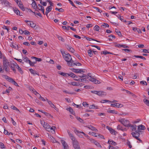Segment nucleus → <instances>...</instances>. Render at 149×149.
Wrapping results in <instances>:
<instances>
[{"instance_id": "obj_1", "label": "nucleus", "mask_w": 149, "mask_h": 149, "mask_svg": "<svg viewBox=\"0 0 149 149\" xmlns=\"http://www.w3.org/2000/svg\"><path fill=\"white\" fill-rule=\"evenodd\" d=\"M3 69H5L6 72H8V66H9L10 65L9 63L8 62V60L6 59L5 57H3Z\"/></svg>"}, {"instance_id": "obj_2", "label": "nucleus", "mask_w": 149, "mask_h": 149, "mask_svg": "<svg viewBox=\"0 0 149 149\" xmlns=\"http://www.w3.org/2000/svg\"><path fill=\"white\" fill-rule=\"evenodd\" d=\"M44 124L43 126L45 128L46 130L49 132H51L53 133L55 132V131L53 130V127H51V126L47 123H45V122H44Z\"/></svg>"}, {"instance_id": "obj_3", "label": "nucleus", "mask_w": 149, "mask_h": 149, "mask_svg": "<svg viewBox=\"0 0 149 149\" xmlns=\"http://www.w3.org/2000/svg\"><path fill=\"white\" fill-rule=\"evenodd\" d=\"M63 57L65 60L67 62V63L72 62L74 61L72 59L71 55L68 53H65V55L63 56Z\"/></svg>"}, {"instance_id": "obj_4", "label": "nucleus", "mask_w": 149, "mask_h": 149, "mask_svg": "<svg viewBox=\"0 0 149 149\" xmlns=\"http://www.w3.org/2000/svg\"><path fill=\"white\" fill-rule=\"evenodd\" d=\"M119 121L125 127H129V125L130 124L129 121L128 120H125L123 118L119 120Z\"/></svg>"}, {"instance_id": "obj_5", "label": "nucleus", "mask_w": 149, "mask_h": 149, "mask_svg": "<svg viewBox=\"0 0 149 149\" xmlns=\"http://www.w3.org/2000/svg\"><path fill=\"white\" fill-rule=\"evenodd\" d=\"M67 132L70 138L72 140V144L78 141L73 136V134L70 133L69 130H68Z\"/></svg>"}, {"instance_id": "obj_6", "label": "nucleus", "mask_w": 149, "mask_h": 149, "mask_svg": "<svg viewBox=\"0 0 149 149\" xmlns=\"http://www.w3.org/2000/svg\"><path fill=\"white\" fill-rule=\"evenodd\" d=\"M107 95V93L106 92L104 91H98L97 95L100 96H106Z\"/></svg>"}, {"instance_id": "obj_7", "label": "nucleus", "mask_w": 149, "mask_h": 149, "mask_svg": "<svg viewBox=\"0 0 149 149\" xmlns=\"http://www.w3.org/2000/svg\"><path fill=\"white\" fill-rule=\"evenodd\" d=\"M61 142L63 146L64 149H67L68 146L65 141L64 140H61Z\"/></svg>"}, {"instance_id": "obj_8", "label": "nucleus", "mask_w": 149, "mask_h": 149, "mask_svg": "<svg viewBox=\"0 0 149 149\" xmlns=\"http://www.w3.org/2000/svg\"><path fill=\"white\" fill-rule=\"evenodd\" d=\"M72 144L74 149H80L79 143L78 141L76 143H73Z\"/></svg>"}, {"instance_id": "obj_9", "label": "nucleus", "mask_w": 149, "mask_h": 149, "mask_svg": "<svg viewBox=\"0 0 149 149\" xmlns=\"http://www.w3.org/2000/svg\"><path fill=\"white\" fill-rule=\"evenodd\" d=\"M18 6L19 7L21 8V9L23 11H24L25 10V8L24 7L22 2L20 1H19V3H18Z\"/></svg>"}, {"instance_id": "obj_10", "label": "nucleus", "mask_w": 149, "mask_h": 149, "mask_svg": "<svg viewBox=\"0 0 149 149\" xmlns=\"http://www.w3.org/2000/svg\"><path fill=\"white\" fill-rule=\"evenodd\" d=\"M14 65L15 66L16 68H17L18 70V71L21 74L23 73V72L22 71L21 68L16 63H15V64H14Z\"/></svg>"}, {"instance_id": "obj_11", "label": "nucleus", "mask_w": 149, "mask_h": 149, "mask_svg": "<svg viewBox=\"0 0 149 149\" xmlns=\"http://www.w3.org/2000/svg\"><path fill=\"white\" fill-rule=\"evenodd\" d=\"M66 47L69 51L71 52L72 53H74L75 51L74 49L72 47L68 45H67L66 46Z\"/></svg>"}, {"instance_id": "obj_12", "label": "nucleus", "mask_w": 149, "mask_h": 149, "mask_svg": "<svg viewBox=\"0 0 149 149\" xmlns=\"http://www.w3.org/2000/svg\"><path fill=\"white\" fill-rule=\"evenodd\" d=\"M29 71L31 73L33 74V75H35L36 74L39 75L38 73L37 72L31 68L29 69Z\"/></svg>"}, {"instance_id": "obj_13", "label": "nucleus", "mask_w": 149, "mask_h": 149, "mask_svg": "<svg viewBox=\"0 0 149 149\" xmlns=\"http://www.w3.org/2000/svg\"><path fill=\"white\" fill-rule=\"evenodd\" d=\"M46 101L48 102V104L54 108L55 110H56V109H57L56 107L48 99H46Z\"/></svg>"}, {"instance_id": "obj_14", "label": "nucleus", "mask_w": 149, "mask_h": 149, "mask_svg": "<svg viewBox=\"0 0 149 149\" xmlns=\"http://www.w3.org/2000/svg\"><path fill=\"white\" fill-rule=\"evenodd\" d=\"M108 143L114 146L117 145V143L116 142L111 140H109L108 142Z\"/></svg>"}, {"instance_id": "obj_15", "label": "nucleus", "mask_w": 149, "mask_h": 149, "mask_svg": "<svg viewBox=\"0 0 149 149\" xmlns=\"http://www.w3.org/2000/svg\"><path fill=\"white\" fill-rule=\"evenodd\" d=\"M70 76L73 78H77V76L74 74L72 72H70V73H68V77Z\"/></svg>"}, {"instance_id": "obj_16", "label": "nucleus", "mask_w": 149, "mask_h": 149, "mask_svg": "<svg viewBox=\"0 0 149 149\" xmlns=\"http://www.w3.org/2000/svg\"><path fill=\"white\" fill-rule=\"evenodd\" d=\"M13 11L17 15H19L20 16H22V15H20V13L19 11L17 9V8H13Z\"/></svg>"}, {"instance_id": "obj_17", "label": "nucleus", "mask_w": 149, "mask_h": 149, "mask_svg": "<svg viewBox=\"0 0 149 149\" xmlns=\"http://www.w3.org/2000/svg\"><path fill=\"white\" fill-rule=\"evenodd\" d=\"M32 6L33 8L34 9H39L38 7H37L36 2L34 0H33V2L32 4Z\"/></svg>"}, {"instance_id": "obj_18", "label": "nucleus", "mask_w": 149, "mask_h": 149, "mask_svg": "<svg viewBox=\"0 0 149 149\" xmlns=\"http://www.w3.org/2000/svg\"><path fill=\"white\" fill-rule=\"evenodd\" d=\"M84 38H86V39L88 40H89V41H92V40H93V41H96L97 42H101L99 41H98V40H97L95 39H93V38H89V37H86V36H85L84 37Z\"/></svg>"}, {"instance_id": "obj_19", "label": "nucleus", "mask_w": 149, "mask_h": 149, "mask_svg": "<svg viewBox=\"0 0 149 149\" xmlns=\"http://www.w3.org/2000/svg\"><path fill=\"white\" fill-rule=\"evenodd\" d=\"M138 130H144L146 129L145 127L142 125H141L138 126Z\"/></svg>"}, {"instance_id": "obj_20", "label": "nucleus", "mask_w": 149, "mask_h": 149, "mask_svg": "<svg viewBox=\"0 0 149 149\" xmlns=\"http://www.w3.org/2000/svg\"><path fill=\"white\" fill-rule=\"evenodd\" d=\"M66 110L67 111H69L70 113L74 115L75 113L73 109L70 107L67 108Z\"/></svg>"}, {"instance_id": "obj_21", "label": "nucleus", "mask_w": 149, "mask_h": 149, "mask_svg": "<svg viewBox=\"0 0 149 149\" xmlns=\"http://www.w3.org/2000/svg\"><path fill=\"white\" fill-rule=\"evenodd\" d=\"M129 127H132V130L133 131L135 130H136L137 126L135 125H131L130 124L129 125Z\"/></svg>"}, {"instance_id": "obj_22", "label": "nucleus", "mask_w": 149, "mask_h": 149, "mask_svg": "<svg viewBox=\"0 0 149 149\" xmlns=\"http://www.w3.org/2000/svg\"><path fill=\"white\" fill-rule=\"evenodd\" d=\"M29 23H28V25H29L32 28H34L36 26V24H34L33 22L30 21Z\"/></svg>"}, {"instance_id": "obj_23", "label": "nucleus", "mask_w": 149, "mask_h": 149, "mask_svg": "<svg viewBox=\"0 0 149 149\" xmlns=\"http://www.w3.org/2000/svg\"><path fill=\"white\" fill-rule=\"evenodd\" d=\"M93 142L96 145L97 147L101 148L102 146L100 145V143L95 141L93 140Z\"/></svg>"}, {"instance_id": "obj_24", "label": "nucleus", "mask_w": 149, "mask_h": 149, "mask_svg": "<svg viewBox=\"0 0 149 149\" xmlns=\"http://www.w3.org/2000/svg\"><path fill=\"white\" fill-rule=\"evenodd\" d=\"M3 3L6 6H10L11 4V3L6 0H5L3 2Z\"/></svg>"}, {"instance_id": "obj_25", "label": "nucleus", "mask_w": 149, "mask_h": 149, "mask_svg": "<svg viewBox=\"0 0 149 149\" xmlns=\"http://www.w3.org/2000/svg\"><path fill=\"white\" fill-rule=\"evenodd\" d=\"M108 112L109 113H112L113 114H117L118 113V112L114 110H110L108 111Z\"/></svg>"}, {"instance_id": "obj_26", "label": "nucleus", "mask_w": 149, "mask_h": 149, "mask_svg": "<svg viewBox=\"0 0 149 149\" xmlns=\"http://www.w3.org/2000/svg\"><path fill=\"white\" fill-rule=\"evenodd\" d=\"M88 107L90 109H94L95 108L96 109H98L97 107L95 106L94 104L91 105L89 106Z\"/></svg>"}, {"instance_id": "obj_27", "label": "nucleus", "mask_w": 149, "mask_h": 149, "mask_svg": "<svg viewBox=\"0 0 149 149\" xmlns=\"http://www.w3.org/2000/svg\"><path fill=\"white\" fill-rule=\"evenodd\" d=\"M109 25L107 23H104L103 24H102L101 26V27L103 28H105L106 27H109Z\"/></svg>"}, {"instance_id": "obj_28", "label": "nucleus", "mask_w": 149, "mask_h": 149, "mask_svg": "<svg viewBox=\"0 0 149 149\" xmlns=\"http://www.w3.org/2000/svg\"><path fill=\"white\" fill-rule=\"evenodd\" d=\"M134 57H136V58H141V59H143V60H146V58L142 56H141L134 55Z\"/></svg>"}, {"instance_id": "obj_29", "label": "nucleus", "mask_w": 149, "mask_h": 149, "mask_svg": "<svg viewBox=\"0 0 149 149\" xmlns=\"http://www.w3.org/2000/svg\"><path fill=\"white\" fill-rule=\"evenodd\" d=\"M71 70L73 72L76 73H79V69H75L74 68H71Z\"/></svg>"}, {"instance_id": "obj_30", "label": "nucleus", "mask_w": 149, "mask_h": 149, "mask_svg": "<svg viewBox=\"0 0 149 149\" xmlns=\"http://www.w3.org/2000/svg\"><path fill=\"white\" fill-rule=\"evenodd\" d=\"M88 52L89 56L90 57H92L93 55L92 50L91 49L88 50Z\"/></svg>"}, {"instance_id": "obj_31", "label": "nucleus", "mask_w": 149, "mask_h": 149, "mask_svg": "<svg viewBox=\"0 0 149 149\" xmlns=\"http://www.w3.org/2000/svg\"><path fill=\"white\" fill-rule=\"evenodd\" d=\"M59 74L65 77H68V73L63 72H60Z\"/></svg>"}, {"instance_id": "obj_32", "label": "nucleus", "mask_w": 149, "mask_h": 149, "mask_svg": "<svg viewBox=\"0 0 149 149\" xmlns=\"http://www.w3.org/2000/svg\"><path fill=\"white\" fill-rule=\"evenodd\" d=\"M52 9V7L51 6H48L46 9V11L48 12H49Z\"/></svg>"}, {"instance_id": "obj_33", "label": "nucleus", "mask_w": 149, "mask_h": 149, "mask_svg": "<svg viewBox=\"0 0 149 149\" xmlns=\"http://www.w3.org/2000/svg\"><path fill=\"white\" fill-rule=\"evenodd\" d=\"M100 29L99 26L97 25H96L93 28L94 30L96 31H98Z\"/></svg>"}, {"instance_id": "obj_34", "label": "nucleus", "mask_w": 149, "mask_h": 149, "mask_svg": "<svg viewBox=\"0 0 149 149\" xmlns=\"http://www.w3.org/2000/svg\"><path fill=\"white\" fill-rule=\"evenodd\" d=\"M143 102L147 106H149V100L147 99H144Z\"/></svg>"}, {"instance_id": "obj_35", "label": "nucleus", "mask_w": 149, "mask_h": 149, "mask_svg": "<svg viewBox=\"0 0 149 149\" xmlns=\"http://www.w3.org/2000/svg\"><path fill=\"white\" fill-rule=\"evenodd\" d=\"M89 128L92 130H93L95 132H97V130L94 127L91 126L89 127Z\"/></svg>"}, {"instance_id": "obj_36", "label": "nucleus", "mask_w": 149, "mask_h": 149, "mask_svg": "<svg viewBox=\"0 0 149 149\" xmlns=\"http://www.w3.org/2000/svg\"><path fill=\"white\" fill-rule=\"evenodd\" d=\"M117 129L118 130L123 131L125 129V128H123L120 125H118L117 126Z\"/></svg>"}, {"instance_id": "obj_37", "label": "nucleus", "mask_w": 149, "mask_h": 149, "mask_svg": "<svg viewBox=\"0 0 149 149\" xmlns=\"http://www.w3.org/2000/svg\"><path fill=\"white\" fill-rule=\"evenodd\" d=\"M57 37L59 40H61L62 42H64V39L61 36L57 35Z\"/></svg>"}, {"instance_id": "obj_38", "label": "nucleus", "mask_w": 149, "mask_h": 149, "mask_svg": "<svg viewBox=\"0 0 149 149\" xmlns=\"http://www.w3.org/2000/svg\"><path fill=\"white\" fill-rule=\"evenodd\" d=\"M74 131L75 132V133L76 132H77V134H80V133H82V134H83L84 135H86V134L83 132H79V131L77 130L76 129H75V130H74Z\"/></svg>"}, {"instance_id": "obj_39", "label": "nucleus", "mask_w": 149, "mask_h": 149, "mask_svg": "<svg viewBox=\"0 0 149 149\" xmlns=\"http://www.w3.org/2000/svg\"><path fill=\"white\" fill-rule=\"evenodd\" d=\"M115 32L117 33L118 35L120 36V37H122V35H121V32L120 31H118V30L116 29Z\"/></svg>"}, {"instance_id": "obj_40", "label": "nucleus", "mask_w": 149, "mask_h": 149, "mask_svg": "<svg viewBox=\"0 0 149 149\" xmlns=\"http://www.w3.org/2000/svg\"><path fill=\"white\" fill-rule=\"evenodd\" d=\"M108 36L109 37V40H112V39H114L115 38V37L113 35H109Z\"/></svg>"}, {"instance_id": "obj_41", "label": "nucleus", "mask_w": 149, "mask_h": 149, "mask_svg": "<svg viewBox=\"0 0 149 149\" xmlns=\"http://www.w3.org/2000/svg\"><path fill=\"white\" fill-rule=\"evenodd\" d=\"M23 60L25 62L27 63L28 61H29V59L26 57H23Z\"/></svg>"}, {"instance_id": "obj_42", "label": "nucleus", "mask_w": 149, "mask_h": 149, "mask_svg": "<svg viewBox=\"0 0 149 149\" xmlns=\"http://www.w3.org/2000/svg\"><path fill=\"white\" fill-rule=\"evenodd\" d=\"M70 27V26H68L67 27H66L65 26H62V28L63 29L66 30H69Z\"/></svg>"}, {"instance_id": "obj_43", "label": "nucleus", "mask_w": 149, "mask_h": 149, "mask_svg": "<svg viewBox=\"0 0 149 149\" xmlns=\"http://www.w3.org/2000/svg\"><path fill=\"white\" fill-rule=\"evenodd\" d=\"M55 10H58L59 12H63L64 11V10L62 8H55Z\"/></svg>"}, {"instance_id": "obj_44", "label": "nucleus", "mask_w": 149, "mask_h": 149, "mask_svg": "<svg viewBox=\"0 0 149 149\" xmlns=\"http://www.w3.org/2000/svg\"><path fill=\"white\" fill-rule=\"evenodd\" d=\"M13 66H14L10 65L9 66L10 67L11 69L15 73L16 72L15 68L14 65Z\"/></svg>"}, {"instance_id": "obj_45", "label": "nucleus", "mask_w": 149, "mask_h": 149, "mask_svg": "<svg viewBox=\"0 0 149 149\" xmlns=\"http://www.w3.org/2000/svg\"><path fill=\"white\" fill-rule=\"evenodd\" d=\"M119 104V103H114V104H111V106L113 107H116L118 108V105Z\"/></svg>"}, {"instance_id": "obj_46", "label": "nucleus", "mask_w": 149, "mask_h": 149, "mask_svg": "<svg viewBox=\"0 0 149 149\" xmlns=\"http://www.w3.org/2000/svg\"><path fill=\"white\" fill-rule=\"evenodd\" d=\"M110 133L113 134L115 135L116 131L114 130L113 129L110 130Z\"/></svg>"}, {"instance_id": "obj_47", "label": "nucleus", "mask_w": 149, "mask_h": 149, "mask_svg": "<svg viewBox=\"0 0 149 149\" xmlns=\"http://www.w3.org/2000/svg\"><path fill=\"white\" fill-rule=\"evenodd\" d=\"M127 144L128 146L130 148H132V146L131 145L130 142L129 141H127Z\"/></svg>"}, {"instance_id": "obj_48", "label": "nucleus", "mask_w": 149, "mask_h": 149, "mask_svg": "<svg viewBox=\"0 0 149 149\" xmlns=\"http://www.w3.org/2000/svg\"><path fill=\"white\" fill-rule=\"evenodd\" d=\"M69 84H71L72 85L76 86L77 83L75 82H71L70 83H68Z\"/></svg>"}, {"instance_id": "obj_49", "label": "nucleus", "mask_w": 149, "mask_h": 149, "mask_svg": "<svg viewBox=\"0 0 149 149\" xmlns=\"http://www.w3.org/2000/svg\"><path fill=\"white\" fill-rule=\"evenodd\" d=\"M108 53H108V52L107 51H103L101 52V54H103L104 55H106L107 54H108Z\"/></svg>"}, {"instance_id": "obj_50", "label": "nucleus", "mask_w": 149, "mask_h": 149, "mask_svg": "<svg viewBox=\"0 0 149 149\" xmlns=\"http://www.w3.org/2000/svg\"><path fill=\"white\" fill-rule=\"evenodd\" d=\"M38 7L39 9H38L39 10H42V9L44 7L41 6V5L39 4L37 6Z\"/></svg>"}, {"instance_id": "obj_51", "label": "nucleus", "mask_w": 149, "mask_h": 149, "mask_svg": "<svg viewBox=\"0 0 149 149\" xmlns=\"http://www.w3.org/2000/svg\"><path fill=\"white\" fill-rule=\"evenodd\" d=\"M11 108L13 110H16L17 111H19V110L18 109H17L14 106H12L11 107Z\"/></svg>"}, {"instance_id": "obj_52", "label": "nucleus", "mask_w": 149, "mask_h": 149, "mask_svg": "<svg viewBox=\"0 0 149 149\" xmlns=\"http://www.w3.org/2000/svg\"><path fill=\"white\" fill-rule=\"evenodd\" d=\"M91 46L92 47H95L97 48L98 50H100V48L96 45H91Z\"/></svg>"}, {"instance_id": "obj_53", "label": "nucleus", "mask_w": 149, "mask_h": 149, "mask_svg": "<svg viewBox=\"0 0 149 149\" xmlns=\"http://www.w3.org/2000/svg\"><path fill=\"white\" fill-rule=\"evenodd\" d=\"M83 105L85 107L86 106L87 107H89V104H87L86 102H84L82 103Z\"/></svg>"}, {"instance_id": "obj_54", "label": "nucleus", "mask_w": 149, "mask_h": 149, "mask_svg": "<svg viewBox=\"0 0 149 149\" xmlns=\"http://www.w3.org/2000/svg\"><path fill=\"white\" fill-rule=\"evenodd\" d=\"M93 8L97 10L98 12L100 13H101L102 12V11L101 10H100L99 8L96 7H93Z\"/></svg>"}, {"instance_id": "obj_55", "label": "nucleus", "mask_w": 149, "mask_h": 149, "mask_svg": "<svg viewBox=\"0 0 149 149\" xmlns=\"http://www.w3.org/2000/svg\"><path fill=\"white\" fill-rule=\"evenodd\" d=\"M122 50L123 51H125V52H126L127 53L129 52L130 51L131 52V51L130 49H123Z\"/></svg>"}, {"instance_id": "obj_56", "label": "nucleus", "mask_w": 149, "mask_h": 149, "mask_svg": "<svg viewBox=\"0 0 149 149\" xmlns=\"http://www.w3.org/2000/svg\"><path fill=\"white\" fill-rule=\"evenodd\" d=\"M39 99H40L41 100L43 101H45V100L42 97H41V95L40 94L39 95Z\"/></svg>"}, {"instance_id": "obj_57", "label": "nucleus", "mask_w": 149, "mask_h": 149, "mask_svg": "<svg viewBox=\"0 0 149 149\" xmlns=\"http://www.w3.org/2000/svg\"><path fill=\"white\" fill-rule=\"evenodd\" d=\"M90 78L89 79V80L92 82H94L95 79L94 78L92 77L91 76H90Z\"/></svg>"}, {"instance_id": "obj_58", "label": "nucleus", "mask_w": 149, "mask_h": 149, "mask_svg": "<svg viewBox=\"0 0 149 149\" xmlns=\"http://www.w3.org/2000/svg\"><path fill=\"white\" fill-rule=\"evenodd\" d=\"M140 83L141 84H144L146 85H147V84L146 81H141L140 82Z\"/></svg>"}, {"instance_id": "obj_59", "label": "nucleus", "mask_w": 149, "mask_h": 149, "mask_svg": "<svg viewBox=\"0 0 149 149\" xmlns=\"http://www.w3.org/2000/svg\"><path fill=\"white\" fill-rule=\"evenodd\" d=\"M91 134L93 136H94L95 137H97L98 134L97 133H96L93 132H92Z\"/></svg>"}, {"instance_id": "obj_60", "label": "nucleus", "mask_w": 149, "mask_h": 149, "mask_svg": "<svg viewBox=\"0 0 149 149\" xmlns=\"http://www.w3.org/2000/svg\"><path fill=\"white\" fill-rule=\"evenodd\" d=\"M77 119L81 123H82L84 121L82 119H81L79 117H77Z\"/></svg>"}, {"instance_id": "obj_61", "label": "nucleus", "mask_w": 149, "mask_h": 149, "mask_svg": "<svg viewBox=\"0 0 149 149\" xmlns=\"http://www.w3.org/2000/svg\"><path fill=\"white\" fill-rule=\"evenodd\" d=\"M131 134L132 135V136L135 138V137H137V135L136 134H135V132H132L131 133Z\"/></svg>"}, {"instance_id": "obj_62", "label": "nucleus", "mask_w": 149, "mask_h": 149, "mask_svg": "<svg viewBox=\"0 0 149 149\" xmlns=\"http://www.w3.org/2000/svg\"><path fill=\"white\" fill-rule=\"evenodd\" d=\"M12 83H13L15 86H19L17 83L16 82H15L14 80H12Z\"/></svg>"}, {"instance_id": "obj_63", "label": "nucleus", "mask_w": 149, "mask_h": 149, "mask_svg": "<svg viewBox=\"0 0 149 149\" xmlns=\"http://www.w3.org/2000/svg\"><path fill=\"white\" fill-rule=\"evenodd\" d=\"M94 82L95 84H99L100 83V82L98 80L96 79H95V80H94Z\"/></svg>"}, {"instance_id": "obj_64", "label": "nucleus", "mask_w": 149, "mask_h": 149, "mask_svg": "<svg viewBox=\"0 0 149 149\" xmlns=\"http://www.w3.org/2000/svg\"><path fill=\"white\" fill-rule=\"evenodd\" d=\"M143 52L144 53H149V49L148 50H147L145 49H143Z\"/></svg>"}]
</instances>
